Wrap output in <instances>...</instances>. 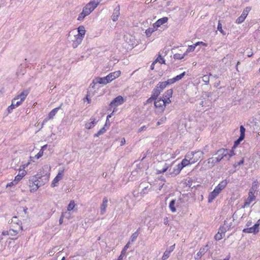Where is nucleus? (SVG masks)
Masks as SVG:
<instances>
[{"label":"nucleus","mask_w":260,"mask_h":260,"mask_svg":"<svg viewBox=\"0 0 260 260\" xmlns=\"http://www.w3.org/2000/svg\"><path fill=\"white\" fill-rule=\"evenodd\" d=\"M50 174L37 177L32 176L29 179V186L31 187L30 192H35L38 190L39 187L43 185L49 180Z\"/></svg>","instance_id":"obj_1"},{"label":"nucleus","mask_w":260,"mask_h":260,"mask_svg":"<svg viewBox=\"0 0 260 260\" xmlns=\"http://www.w3.org/2000/svg\"><path fill=\"white\" fill-rule=\"evenodd\" d=\"M120 75V71H116L115 72L111 73L107 76L104 77H98L95 78L96 83L99 84H107V83L111 82L114 79L118 78Z\"/></svg>","instance_id":"obj_2"},{"label":"nucleus","mask_w":260,"mask_h":260,"mask_svg":"<svg viewBox=\"0 0 260 260\" xmlns=\"http://www.w3.org/2000/svg\"><path fill=\"white\" fill-rule=\"evenodd\" d=\"M28 93V90H23L19 94H18L17 96L12 100V103L14 104L16 107H18L24 101Z\"/></svg>","instance_id":"obj_3"},{"label":"nucleus","mask_w":260,"mask_h":260,"mask_svg":"<svg viewBox=\"0 0 260 260\" xmlns=\"http://www.w3.org/2000/svg\"><path fill=\"white\" fill-rule=\"evenodd\" d=\"M123 102L124 99L123 97L121 95H118L111 102L108 110L111 111L112 108H114V109L115 110L117 106L121 105Z\"/></svg>","instance_id":"obj_4"},{"label":"nucleus","mask_w":260,"mask_h":260,"mask_svg":"<svg viewBox=\"0 0 260 260\" xmlns=\"http://www.w3.org/2000/svg\"><path fill=\"white\" fill-rule=\"evenodd\" d=\"M228 154H229V150L227 149L221 148L219 149L216 151L214 155H217L216 157H215L216 158V160L218 162L220 161L224 157H228Z\"/></svg>","instance_id":"obj_5"},{"label":"nucleus","mask_w":260,"mask_h":260,"mask_svg":"<svg viewBox=\"0 0 260 260\" xmlns=\"http://www.w3.org/2000/svg\"><path fill=\"white\" fill-rule=\"evenodd\" d=\"M251 10L250 7H246L244 9L241 15L236 20V23L240 24L242 23L247 17L249 12Z\"/></svg>","instance_id":"obj_6"},{"label":"nucleus","mask_w":260,"mask_h":260,"mask_svg":"<svg viewBox=\"0 0 260 260\" xmlns=\"http://www.w3.org/2000/svg\"><path fill=\"white\" fill-rule=\"evenodd\" d=\"M60 107L61 106L52 110L48 114V116L43 120L42 125L44 124L49 120L52 119L53 117L55 115L58 110L60 108Z\"/></svg>","instance_id":"obj_7"},{"label":"nucleus","mask_w":260,"mask_h":260,"mask_svg":"<svg viewBox=\"0 0 260 260\" xmlns=\"http://www.w3.org/2000/svg\"><path fill=\"white\" fill-rule=\"evenodd\" d=\"M204 152L201 151H198L196 152H191L190 156H192L193 160L191 161V163H194L197 162L201 157L203 156Z\"/></svg>","instance_id":"obj_8"},{"label":"nucleus","mask_w":260,"mask_h":260,"mask_svg":"<svg viewBox=\"0 0 260 260\" xmlns=\"http://www.w3.org/2000/svg\"><path fill=\"white\" fill-rule=\"evenodd\" d=\"M259 225V223H256L252 227L243 229V232L247 233L256 234V233H258L259 231V230H258Z\"/></svg>","instance_id":"obj_9"},{"label":"nucleus","mask_w":260,"mask_h":260,"mask_svg":"<svg viewBox=\"0 0 260 260\" xmlns=\"http://www.w3.org/2000/svg\"><path fill=\"white\" fill-rule=\"evenodd\" d=\"M209 249V246L208 244L200 248L199 251L197 253V256L194 257L196 259H197L202 256Z\"/></svg>","instance_id":"obj_10"},{"label":"nucleus","mask_w":260,"mask_h":260,"mask_svg":"<svg viewBox=\"0 0 260 260\" xmlns=\"http://www.w3.org/2000/svg\"><path fill=\"white\" fill-rule=\"evenodd\" d=\"M216 160V158L215 157H212L205 161L204 163L207 162L206 165L208 166V167L209 169H211L215 165L216 163L218 162V161Z\"/></svg>","instance_id":"obj_11"},{"label":"nucleus","mask_w":260,"mask_h":260,"mask_svg":"<svg viewBox=\"0 0 260 260\" xmlns=\"http://www.w3.org/2000/svg\"><path fill=\"white\" fill-rule=\"evenodd\" d=\"M63 171H61L58 173L56 176L54 178V179L52 181V182L51 183L52 187H54L56 186V183H58L59 182V181H60L62 179V178L63 176Z\"/></svg>","instance_id":"obj_12"},{"label":"nucleus","mask_w":260,"mask_h":260,"mask_svg":"<svg viewBox=\"0 0 260 260\" xmlns=\"http://www.w3.org/2000/svg\"><path fill=\"white\" fill-rule=\"evenodd\" d=\"M228 182L226 179L222 181L215 188L214 190L219 193L220 191L225 188Z\"/></svg>","instance_id":"obj_13"},{"label":"nucleus","mask_w":260,"mask_h":260,"mask_svg":"<svg viewBox=\"0 0 260 260\" xmlns=\"http://www.w3.org/2000/svg\"><path fill=\"white\" fill-rule=\"evenodd\" d=\"M168 20V18L167 17H164L160 19H159L155 23L153 24L154 28H157L163 24L166 23Z\"/></svg>","instance_id":"obj_14"},{"label":"nucleus","mask_w":260,"mask_h":260,"mask_svg":"<svg viewBox=\"0 0 260 260\" xmlns=\"http://www.w3.org/2000/svg\"><path fill=\"white\" fill-rule=\"evenodd\" d=\"M154 106L156 108H161L162 110L165 109V105L162 98H159L154 101Z\"/></svg>","instance_id":"obj_15"},{"label":"nucleus","mask_w":260,"mask_h":260,"mask_svg":"<svg viewBox=\"0 0 260 260\" xmlns=\"http://www.w3.org/2000/svg\"><path fill=\"white\" fill-rule=\"evenodd\" d=\"M89 122L86 123L85 125V128L88 129L92 128L98 122V120L93 117H91L89 119Z\"/></svg>","instance_id":"obj_16"},{"label":"nucleus","mask_w":260,"mask_h":260,"mask_svg":"<svg viewBox=\"0 0 260 260\" xmlns=\"http://www.w3.org/2000/svg\"><path fill=\"white\" fill-rule=\"evenodd\" d=\"M119 10L120 6L119 5H118L114 10L113 13L112 15V19L113 20V21H116L118 20V18L120 14Z\"/></svg>","instance_id":"obj_17"},{"label":"nucleus","mask_w":260,"mask_h":260,"mask_svg":"<svg viewBox=\"0 0 260 260\" xmlns=\"http://www.w3.org/2000/svg\"><path fill=\"white\" fill-rule=\"evenodd\" d=\"M108 199L106 197L103 199V203L101 206V214H104L106 212V209L107 207Z\"/></svg>","instance_id":"obj_18"},{"label":"nucleus","mask_w":260,"mask_h":260,"mask_svg":"<svg viewBox=\"0 0 260 260\" xmlns=\"http://www.w3.org/2000/svg\"><path fill=\"white\" fill-rule=\"evenodd\" d=\"M219 193L214 189L211 192L208 197V202L211 203L218 195Z\"/></svg>","instance_id":"obj_19"},{"label":"nucleus","mask_w":260,"mask_h":260,"mask_svg":"<svg viewBox=\"0 0 260 260\" xmlns=\"http://www.w3.org/2000/svg\"><path fill=\"white\" fill-rule=\"evenodd\" d=\"M78 34L77 35L83 38L85 34V30L84 26H79L78 28Z\"/></svg>","instance_id":"obj_20"},{"label":"nucleus","mask_w":260,"mask_h":260,"mask_svg":"<svg viewBox=\"0 0 260 260\" xmlns=\"http://www.w3.org/2000/svg\"><path fill=\"white\" fill-rule=\"evenodd\" d=\"M173 90L172 89L167 90L163 94L162 99H170L173 94Z\"/></svg>","instance_id":"obj_21"},{"label":"nucleus","mask_w":260,"mask_h":260,"mask_svg":"<svg viewBox=\"0 0 260 260\" xmlns=\"http://www.w3.org/2000/svg\"><path fill=\"white\" fill-rule=\"evenodd\" d=\"M101 1L102 0H91L88 4L94 10Z\"/></svg>","instance_id":"obj_22"},{"label":"nucleus","mask_w":260,"mask_h":260,"mask_svg":"<svg viewBox=\"0 0 260 260\" xmlns=\"http://www.w3.org/2000/svg\"><path fill=\"white\" fill-rule=\"evenodd\" d=\"M255 197L254 195H252L251 196V194H249V197L247 198V199L246 200L245 203H244V207L245 206H248L250 203L255 200Z\"/></svg>","instance_id":"obj_23"},{"label":"nucleus","mask_w":260,"mask_h":260,"mask_svg":"<svg viewBox=\"0 0 260 260\" xmlns=\"http://www.w3.org/2000/svg\"><path fill=\"white\" fill-rule=\"evenodd\" d=\"M160 93L161 92L156 88H154L151 94L152 99L156 100Z\"/></svg>","instance_id":"obj_24"},{"label":"nucleus","mask_w":260,"mask_h":260,"mask_svg":"<svg viewBox=\"0 0 260 260\" xmlns=\"http://www.w3.org/2000/svg\"><path fill=\"white\" fill-rule=\"evenodd\" d=\"M94 10L88 4L83 8V11L87 15H88Z\"/></svg>","instance_id":"obj_25"},{"label":"nucleus","mask_w":260,"mask_h":260,"mask_svg":"<svg viewBox=\"0 0 260 260\" xmlns=\"http://www.w3.org/2000/svg\"><path fill=\"white\" fill-rule=\"evenodd\" d=\"M167 87L164 82H159L155 88H156L160 92Z\"/></svg>","instance_id":"obj_26"},{"label":"nucleus","mask_w":260,"mask_h":260,"mask_svg":"<svg viewBox=\"0 0 260 260\" xmlns=\"http://www.w3.org/2000/svg\"><path fill=\"white\" fill-rule=\"evenodd\" d=\"M179 172L177 171V169L175 167H174L173 169L170 168L169 170V173L171 176V177H175L177 175L179 174Z\"/></svg>","instance_id":"obj_27"},{"label":"nucleus","mask_w":260,"mask_h":260,"mask_svg":"<svg viewBox=\"0 0 260 260\" xmlns=\"http://www.w3.org/2000/svg\"><path fill=\"white\" fill-rule=\"evenodd\" d=\"M176 201L175 200H172L170 202L169 204V208L170 209V210L172 212H175L176 211V209L175 208V205Z\"/></svg>","instance_id":"obj_28"},{"label":"nucleus","mask_w":260,"mask_h":260,"mask_svg":"<svg viewBox=\"0 0 260 260\" xmlns=\"http://www.w3.org/2000/svg\"><path fill=\"white\" fill-rule=\"evenodd\" d=\"M244 138L245 137L240 136L239 138L234 142V144L232 149L237 147L240 144V142L244 140Z\"/></svg>","instance_id":"obj_29"},{"label":"nucleus","mask_w":260,"mask_h":260,"mask_svg":"<svg viewBox=\"0 0 260 260\" xmlns=\"http://www.w3.org/2000/svg\"><path fill=\"white\" fill-rule=\"evenodd\" d=\"M159 62L160 64H166L165 60L161 56V55L159 53L157 57L155 60V62Z\"/></svg>","instance_id":"obj_30"},{"label":"nucleus","mask_w":260,"mask_h":260,"mask_svg":"<svg viewBox=\"0 0 260 260\" xmlns=\"http://www.w3.org/2000/svg\"><path fill=\"white\" fill-rule=\"evenodd\" d=\"M6 241L4 240V238L0 236V250H3L5 248Z\"/></svg>","instance_id":"obj_31"},{"label":"nucleus","mask_w":260,"mask_h":260,"mask_svg":"<svg viewBox=\"0 0 260 260\" xmlns=\"http://www.w3.org/2000/svg\"><path fill=\"white\" fill-rule=\"evenodd\" d=\"M156 28H147L145 31L146 35L147 37H149L151 36L152 33L154 32L155 29H156Z\"/></svg>","instance_id":"obj_32"},{"label":"nucleus","mask_w":260,"mask_h":260,"mask_svg":"<svg viewBox=\"0 0 260 260\" xmlns=\"http://www.w3.org/2000/svg\"><path fill=\"white\" fill-rule=\"evenodd\" d=\"M106 131H107V129H106L105 126H104L100 131H99L97 133H96L94 135V137H98L99 136L104 134L106 132Z\"/></svg>","instance_id":"obj_33"},{"label":"nucleus","mask_w":260,"mask_h":260,"mask_svg":"<svg viewBox=\"0 0 260 260\" xmlns=\"http://www.w3.org/2000/svg\"><path fill=\"white\" fill-rule=\"evenodd\" d=\"M181 165L183 166V167H186L190 164H191V161L190 160H188L186 158H184L182 161L181 162Z\"/></svg>","instance_id":"obj_34"},{"label":"nucleus","mask_w":260,"mask_h":260,"mask_svg":"<svg viewBox=\"0 0 260 260\" xmlns=\"http://www.w3.org/2000/svg\"><path fill=\"white\" fill-rule=\"evenodd\" d=\"M186 55V53H184L182 55L179 53H176L174 55L173 57L175 59H182Z\"/></svg>","instance_id":"obj_35"},{"label":"nucleus","mask_w":260,"mask_h":260,"mask_svg":"<svg viewBox=\"0 0 260 260\" xmlns=\"http://www.w3.org/2000/svg\"><path fill=\"white\" fill-rule=\"evenodd\" d=\"M185 74H186L185 72H183L181 74L177 75L176 77H174V80H175V82H177V81L181 80L182 78H183L184 77V76L185 75Z\"/></svg>","instance_id":"obj_36"},{"label":"nucleus","mask_w":260,"mask_h":260,"mask_svg":"<svg viewBox=\"0 0 260 260\" xmlns=\"http://www.w3.org/2000/svg\"><path fill=\"white\" fill-rule=\"evenodd\" d=\"M210 76H212V75L210 73L209 75H204L203 77H202V80L203 81V82H204L206 84L209 83V77Z\"/></svg>","instance_id":"obj_37"},{"label":"nucleus","mask_w":260,"mask_h":260,"mask_svg":"<svg viewBox=\"0 0 260 260\" xmlns=\"http://www.w3.org/2000/svg\"><path fill=\"white\" fill-rule=\"evenodd\" d=\"M75 205L76 204L74 201L73 200L71 201L68 206V210L69 211L72 210L75 207Z\"/></svg>","instance_id":"obj_38"},{"label":"nucleus","mask_w":260,"mask_h":260,"mask_svg":"<svg viewBox=\"0 0 260 260\" xmlns=\"http://www.w3.org/2000/svg\"><path fill=\"white\" fill-rule=\"evenodd\" d=\"M139 235V232L138 230H137L136 232H135L133 234V235L131 237V241L132 242H134L136 240V239L137 238L138 236Z\"/></svg>","instance_id":"obj_39"},{"label":"nucleus","mask_w":260,"mask_h":260,"mask_svg":"<svg viewBox=\"0 0 260 260\" xmlns=\"http://www.w3.org/2000/svg\"><path fill=\"white\" fill-rule=\"evenodd\" d=\"M170 251H169L168 250H166L165 251V252L161 257L162 260H166L167 259H168L170 256Z\"/></svg>","instance_id":"obj_40"},{"label":"nucleus","mask_w":260,"mask_h":260,"mask_svg":"<svg viewBox=\"0 0 260 260\" xmlns=\"http://www.w3.org/2000/svg\"><path fill=\"white\" fill-rule=\"evenodd\" d=\"M24 176V173H22L21 175H17L14 179V181L15 182V184H17L18 181H19L22 177Z\"/></svg>","instance_id":"obj_41"},{"label":"nucleus","mask_w":260,"mask_h":260,"mask_svg":"<svg viewBox=\"0 0 260 260\" xmlns=\"http://www.w3.org/2000/svg\"><path fill=\"white\" fill-rule=\"evenodd\" d=\"M217 29L219 30L223 35H225L226 34L225 32L222 29V24L220 22V21L218 22V25H217Z\"/></svg>","instance_id":"obj_42"},{"label":"nucleus","mask_w":260,"mask_h":260,"mask_svg":"<svg viewBox=\"0 0 260 260\" xmlns=\"http://www.w3.org/2000/svg\"><path fill=\"white\" fill-rule=\"evenodd\" d=\"M257 186L258 182L256 180L252 183L251 190H253V191H256L257 189Z\"/></svg>","instance_id":"obj_43"},{"label":"nucleus","mask_w":260,"mask_h":260,"mask_svg":"<svg viewBox=\"0 0 260 260\" xmlns=\"http://www.w3.org/2000/svg\"><path fill=\"white\" fill-rule=\"evenodd\" d=\"M86 13L84 12L83 11L81 13H80L78 17V20H82L87 15L85 14Z\"/></svg>","instance_id":"obj_44"},{"label":"nucleus","mask_w":260,"mask_h":260,"mask_svg":"<svg viewBox=\"0 0 260 260\" xmlns=\"http://www.w3.org/2000/svg\"><path fill=\"white\" fill-rule=\"evenodd\" d=\"M74 37L75 38V40H74V41L76 42L78 44H80L83 40V38L78 36L77 35H75Z\"/></svg>","instance_id":"obj_45"},{"label":"nucleus","mask_w":260,"mask_h":260,"mask_svg":"<svg viewBox=\"0 0 260 260\" xmlns=\"http://www.w3.org/2000/svg\"><path fill=\"white\" fill-rule=\"evenodd\" d=\"M129 244H130V242L129 241L124 246V247H123V248L122 249V250L121 251L122 254H125L126 250L129 248Z\"/></svg>","instance_id":"obj_46"},{"label":"nucleus","mask_w":260,"mask_h":260,"mask_svg":"<svg viewBox=\"0 0 260 260\" xmlns=\"http://www.w3.org/2000/svg\"><path fill=\"white\" fill-rule=\"evenodd\" d=\"M240 136L245 137V128L243 125L240 126Z\"/></svg>","instance_id":"obj_47"},{"label":"nucleus","mask_w":260,"mask_h":260,"mask_svg":"<svg viewBox=\"0 0 260 260\" xmlns=\"http://www.w3.org/2000/svg\"><path fill=\"white\" fill-rule=\"evenodd\" d=\"M226 231L227 229L226 227L224 226H220L218 232L221 233V234H224Z\"/></svg>","instance_id":"obj_48"},{"label":"nucleus","mask_w":260,"mask_h":260,"mask_svg":"<svg viewBox=\"0 0 260 260\" xmlns=\"http://www.w3.org/2000/svg\"><path fill=\"white\" fill-rule=\"evenodd\" d=\"M222 238V234L221 233L218 232L214 236V239L217 240L219 241L221 240Z\"/></svg>","instance_id":"obj_49"},{"label":"nucleus","mask_w":260,"mask_h":260,"mask_svg":"<svg viewBox=\"0 0 260 260\" xmlns=\"http://www.w3.org/2000/svg\"><path fill=\"white\" fill-rule=\"evenodd\" d=\"M174 80V78H173L172 79H168L167 81H165L164 82L166 83V85L167 86L168 85H171L176 82Z\"/></svg>","instance_id":"obj_50"},{"label":"nucleus","mask_w":260,"mask_h":260,"mask_svg":"<svg viewBox=\"0 0 260 260\" xmlns=\"http://www.w3.org/2000/svg\"><path fill=\"white\" fill-rule=\"evenodd\" d=\"M196 45H195L189 46L188 48L187 49L185 53H186V54H187L188 52L194 51V50L196 48Z\"/></svg>","instance_id":"obj_51"},{"label":"nucleus","mask_w":260,"mask_h":260,"mask_svg":"<svg viewBox=\"0 0 260 260\" xmlns=\"http://www.w3.org/2000/svg\"><path fill=\"white\" fill-rule=\"evenodd\" d=\"M244 162V158H243L240 161L235 162L234 165V167L235 168H236L238 166L243 164Z\"/></svg>","instance_id":"obj_52"},{"label":"nucleus","mask_w":260,"mask_h":260,"mask_svg":"<svg viewBox=\"0 0 260 260\" xmlns=\"http://www.w3.org/2000/svg\"><path fill=\"white\" fill-rule=\"evenodd\" d=\"M18 233V231L17 230L10 229V235L15 236Z\"/></svg>","instance_id":"obj_53"},{"label":"nucleus","mask_w":260,"mask_h":260,"mask_svg":"<svg viewBox=\"0 0 260 260\" xmlns=\"http://www.w3.org/2000/svg\"><path fill=\"white\" fill-rule=\"evenodd\" d=\"M168 167H166L164 168L161 170H157V174H159L164 173L166 172L168 170Z\"/></svg>","instance_id":"obj_54"},{"label":"nucleus","mask_w":260,"mask_h":260,"mask_svg":"<svg viewBox=\"0 0 260 260\" xmlns=\"http://www.w3.org/2000/svg\"><path fill=\"white\" fill-rule=\"evenodd\" d=\"M16 107L14 106V104H11V105L8 107L7 110L9 113H11L13 109H14Z\"/></svg>","instance_id":"obj_55"},{"label":"nucleus","mask_w":260,"mask_h":260,"mask_svg":"<svg viewBox=\"0 0 260 260\" xmlns=\"http://www.w3.org/2000/svg\"><path fill=\"white\" fill-rule=\"evenodd\" d=\"M235 154L234 153V150L232 149V150H231L230 151H229V154H228V160H229L230 159V158L233 156Z\"/></svg>","instance_id":"obj_56"},{"label":"nucleus","mask_w":260,"mask_h":260,"mask_svg":"<svg viewBox=\"0 0 260 260\" xmlns=\"http://www.w3.org/2000/svg\"><path fill=\"white\" fill-rule=\"evenodd\" d=\"M43 150H40V151L38 153V154L37 155H36L35 157L37 159H39V158L42 157V156L43 155Z\"/></svg>","instance_id":"obj_57"},{"label":"nucleus","mask_w":260,"mask_h":260,"mask_svg":"<svg viewBox=\"0 0 260 260\" xmlns=\"http://www.w3.org/2000/svg\"><path fill=\"white\" fill-rule=\"evenodd\" d=\"M184 167H183L182 165H181V163L180 162V164H179L178 165H177L176 166V168L177 169V171H179V172H180V171H181V170L184 168Z\"/></svg>","instance_id":"obj_58"},{"label":"nucleus","mask_w":260,"mask_h":260,"mask_svg":"<svg viewBox=\"0 0 260 260\" xmlns=\"http://www.w3.org/2000/svg\"><path fill=\"white\" fill-rule=\"evenodd\" d=\"M163 101H164V103L165 107H166L167 104L171 103L170 99H167L166 100L163 99Z\"/></svg>","instance_id":"obj_59"},{"label":"nucleus","mask_w":260,"mask_h":260,"mask_svg":"<svg viewBox=\"0 0 260 260\" xmlns=\"http://www.w3.org/2000/svg\"><path fill=\"white\" fill-rule=\"evenodd\" d=\"M16 184H15V182L14 181H13L9 183H8L7 184V187H12L15 185H16Z\"/></svg>","instance_id":"obj_60"},{"label":"nucleus","mask_w":260,"mask_h":260,"mask_svg":"<svg viewBox=\"0 0 260 260\" xmlns=\"http://www.w3.org/2000/svg\"><path fill=\"white\" fill-rule=\"evenodd\" d=\"M148 188V186L147 187H145L143 189H142V191L140 192L141 194H142V196H143L144 194H146L147 193V189Z\"/></svg>","instance_id":"obj_61"},{"label":"nucleus","mask_w":260,"mask_h":260,"mask_svg":"<svg viewBox=\"0 0 260 260\" xmlns=\"http://www.w3.org/2000/svg\"><path fill=\"white\" fill-rule=\"evenodd\" d=\"M153 101H155L154 99H152V96H151L150 98H149L148 99H147V100L146 101V103L145 104H149V103H152Z\"/></svg>","instance_id":"obj_62"},{"label":"nucleus","mask_w":260,"mask_h":260,"mask_svg":"<svg viewBox=\"0 0 260 260\" xmlns=\"http://www.w3.org/2000/svg\"><path fill=\"white\" fill-rule=\"evenodd\" d=\"M186 157L188 158V160H190V161L193 160V158H192V156H190V153H188L185 156V158Z\"/></svg>","instance_id":"obj_63"},{"label":"nucleus","mask_w":260,"mask_h":260,"mask_svg":"<svg viewBox=\"0 0 260 260\" xmlns=\"http://www.w3.org/2000/svg\"><path fill=\"white\" fill-rule=\"evenodd\" d=\"M125 254H122V252H121L120 255L118 256L117 259H116V260H122L123 256Z\"/></svg>","instance_id":"obj_64"}]
</instances>
